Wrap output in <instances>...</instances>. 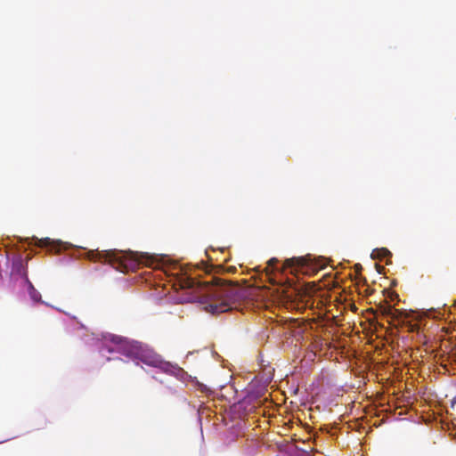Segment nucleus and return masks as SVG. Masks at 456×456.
<instances>
[{
    "instance_id": "obj_9",
    "label": "nucleus",
    "mask_w": 456,
    "mask_h": 456,
    "mask_svg": "<svg viewBox=\"0 0 456 456\" xmlns=\"http://www.w3.org/2000/svg\"><path fill=\"white\" fill-rule=\"evenodd\" d=\"M354 268L357 272H360L362 270V265L360 264H356Z\"/></svg>"
},
{
    "instance_id": "obj_2",
    "label": "nucleus",
    "mask_w": 456,
    "mask_h": 456,
    "mask_svg": "<svg viewBox=\"0 0 456 456\" xmlns=\"http://www.w3.org/2000/svg\"><path fill=\"white\" fill-rule=\"evenodd\" d=\"M66 330L80 338L86 345L94 346L106 361L120 359L124 362H133L143 369L147 366L175 376L183 382L189 377L177 364L164 361L147 345L112 334L100 336L90 332L76 317L68 318Z\"/></svg>"
},
{
    "instance_id": "obj_11",
    "label": "nucleus",
    "mask_w": 456,
    "mask_h": 456,
    "mask_svg": "<svg viewBox=\"0 0 456 456\" xmlns=\"http://www.w3.org/2000/svg\"><path fill=\"white\" fill-rule=\"evenodd\" d=\"M169 391L172 393H175V390H173L171 387H168Z\"/></svg>"
},
{
    "instance_id": "obj_4",
    "label": "nucleus",
    "mask_w": 456,
    "mask_h": 456,
    "mask_svg": "<svg viewBox=\"0 0 456 456\" xmlns=\"http://www.w3.org/2000/svg\"><path fill=\"white\" fill-rule=\"evenodd\" d=\"M326 265L327 262L323 257H316L307 255L305 256L286 259L284 267L291 268L294 272L301 273L305 275H314L320 270L323 269Z\"/></svg>"
},
{
    "instance_id": "obj_13",
    "label": "nucleus",
    "mask_w": 456,
    "mask_h": 456,
    "mask_svg": "<svg viewBox=\"0 0 456 456\" xmlns=\"http://www.w3.org/2000/svg\"><path fill=\"white\" fill-rule=\"evenodd\" d=\"M389 264H391V261H390V260H387V265H389Z\"/></svg>"
},
{
    "instance_id": "obj_5",
    "label": "nucleus",
    "mask_w": 456,
    "mask_h": 456,
    "mask_svg": "<svg viewBox=\"0 0 456 456\" xmlns=\"http://www.w3.org/2000/svg\"><path fill=\"white\" fill-rule=\"evenodd\" d=\"M25 240L29 246L35 245L39 248H45L49 251H53L54 253H60L62 250H68L69 248H76L70 243L63 242L58 240H52L50 238L38 239L37 237H32L27 238Z\"/></svg>"
},
{
    "instance_id": "obj_10",
    "label": "nucleus",
    "mask_w": 456,
    "mask_h": 456,
    "mask_svg": "<svg viewBox=\"0 0 456 456\" xmlns=\"http://www.w3.org/2000/svg\"><path fill=\"white\" fill-rule=\"evenodd\" d=\"M376 267H377L378 272L379 273H381L384 268L382 266H380V265H376Z\"/></svg>"
},
{
    "instance_id": "obj_7",
    "label": "nucleus",
    "mask_w": 456,
    "mask_h": 456,
    "mask_svg": "<svg viewBox=\"0 0 456 456\" xmlns=\"http://www.w3.org/2000/svg\"><path fill=\"white\" fill-rule=\"evenodd\" d=\"M438 314H440V313H438L435 309H430L424 313V315L428 318H438L439 317Z\"/></svg>"
},
{
    "instance_id": "obj_3",
    "label": "nucleus",
    "mask_w": 456,
    "mask_h": 456,
    "mask_svg": "<svg viewBox=\"0 0 456 456\" xmlns=\"http://www.w3.org/2000/svg\"><path fill=\"white\" fill-rule=\"evenodd\" d=\"M31 259L26 258L20 254H13L11 259V270L9 274V287L20 297L28 296L33 303L42 302L41 294L34 287L28 276V263Z\"/></svg>"
},
{
    "instance_id": "obj_8",
    "label": "nucleus",
    "mask_w": 456,
    "mask_h": 456,
    "mask_svg": "<svg viewBox=\"0 0 456 456\" xmlns=\"http://www.w3.org/2000/svg\"><path fill=\"white\" fill-rule=\"evenodd\" d=\"M277 262L278 260L276 258H272L268 261V266L273 267Z\"/></svg>"
},
{
    "instance_id": "obj_6",
    "label": "nucleus",
    "mask_w": 456,
    "mask_h": 456,
    "mask_svg": "<svg viewBox=\"0 0 456 456\" xmlns=\"http://www.w3.org/2000/svg\"><path fill=\"white\" fill-rule=\"evenodd\" d=\"M392 253L386 248H375L370 254V257L374 260H382L383 258H389Z\"/></svg>"
},
{
    "instance_id": "obj_1",
    "label": "nucleus",
    "mask_w": 456,
    "mask_h": 456,
    "mask_svg": "<svg viewBox=\"0 0 456 456\" xmlns=\"http://www.w3.org/2000/svg\"><path fill=\"white\" fill-rule=\"evenodd\" d=\"M76 259L86 258L90 261L109 264L115 269L126 273L134 271L140 265L163 269L168 276L174 277L175 289H190L191 295L189 301H195L204 306L207 312L220 314L227 312L241 301L253 299V291L238 285L221 284L208 285L200 282L191 276L182 265L174 261L168 256H156L147 253H134L120 250H87L72 254Z\"/></svg>"
},
{
    "instance_id": "obj_12",
    "label": "nucleus",
    "mask_w": 456,
    "mask_h": 456,
    "mask_svg": "<svg viewBox=\"0 0 456 456\" xmlns=\"http://www.w3.org/2000/svg\"><path fill=\"white\" fill-rule=\"evenodd\" d=\"M206 387L202 386L201 391H205Z\"/></svg>"
}]
</instances>
